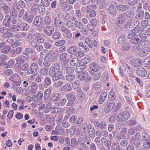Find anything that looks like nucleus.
<instances>
[{"mask_svg": "<svg viewBox=\"0 0 150 150\" xmlns=\"http://www.w3.org/2000/svg\"><path fill=\"white\" fill-rule=\"evenodd\" d=\"M130 114L129 111H124L118 114L117 117V123L120 125L124 124V121L128 120L130 117Z\"/></svg>", "mask_w": 150, "mask_h": 150, "instance_id": "nucleus-1", "label": "nucleus"}, {"mask_svg": "<svg viewBox=\"0 0 150 150\" xmlns=\"http://www.w3.org/2000/svg\"><path fill=\"white\" fill-rule=\"evenodd\" d=\"M35 16L32 13H29L26 11L25 13L23 15L22 18L25 21L28 23H31Z\"/></svg>", "mask_w": 150, "mask_h": 150, "instance_id": "nucleus-2", "label": "nucleus"}, {"mask_svg": "<svg viewBox=\"0 0 150 150\" xmlns=\"http://www.w3.org/2000/svg\"><path fill=\"white\" fill-rule=\"evenodd\" d=\"M97 21L96 19H91L90 20V23L87 25V28L89 31H93L94 30L95 27L97 25Z\"/></svg>", "mask_w": 150, "mask_h": 150, "instance_id": "nucleus-3", "label": "nucleus"}, {"mask_svg": "<svg viewBox=\"0 0 150 150\" xmlns=\"http://www.w3.org/2000/svg\"><path fill=\"white\" fill-rule=\"evenodd\" d=\"M38 66L35 63L32 64L29 69L27 70V73L28 74H32L35 73L38 70Z\"/></svg>", "mask_w": 150, "mask_h": 150, "instance_id": "nucleus-4", "label": "nucleus"}, {"mask_svg": "<svg viewBox=\"0 0 150 150\" xmlns=\"http://www.w3.org/2000/svg\"><path fill=\"white\" fill-rule=\"evenodd\" d=\"M49 74L51 77H52V80L53 81H55L58 80V76H57V71H55V70L51 67L49 71Z\"/></svg>", "mask_w": 150, "mask_h": 150, "instance_id": "nucleus-5", "label": "nucleus"}, {"mask_svg": "<svg viewBox=\"0 0 150 150\" xmlns=\"http://www.w3.org/2000/svg\"><path fill=\"white\" fill-rule=\"evenodd\" d=\"M126 20L125 13H122L118 15L117 21L118 24L122 25L124 23Z\"/></svg>", "mask_w": 150, "mask_h": 150, "instance_id": "nucleus-6", "label": "nucleus"}, {"mask_svg": "<svg viewBox=\"0 0 150 150\" xmlns=\"http://www.w3.org/2000/svg\"><path fill=\"white\" fill-rule=\"evenodd\" d=\"M0 9L3 11L5 14H7L10 12V8L5 3H2L0 4Z\"/></svg>", "mask_w": 150, "mask_h": 150, "instance_id": "nucleus-7", "label": "nucleus"}, {"mask_svg": "<svg viewBox=\"0 0 150 150\" xmlns=\"http://www.w3.org/2000/svg\"><path fill=\"white\" fill-rule=\"evenodd\" d=\"M43 18L40 16H37L34 18L33 24L37 26H40L43 23Z\"/></svg>", "mask_w": 150, "mask_h": 150, "instance_id": "nucleus-8", "label": "nucleus"}, {"mask_svg": "<svg viewBox=\"0 0 150 150\" xmlns=\"http://www.w3.org/2000/svg\"><path fill=\"white\" fill-rule=\"evenodd\" d=\"M11 21V18L8 15H6L5 17L3 20L2 24L3 25L6 27L10 26V24Z\"/></svg>", "mask_w": 150, "mask_h": 150, "instance_id": "nucleus-9", "label": "nucleus"}, {"mask_svg": "<svg viewBox=\"0 0 150 150\" xmlns=\"http://www.w3.org/2000/svg\"><path fill=\"white\" fill-rule=\"evenodd\" d=\"M38 8V4L33 3L31 4L30 9V13L33 14L35 16L36 14V11Z\"/></svg>", "mask_w": 150, "mask_h": 150, "instance_id": "nucleus-10", "label": "nucleus"}, {"mask_svg": "<svg viewBox=\"0 0 150 150\" xmlns=\"http://www.w3.org/2000/svg\"><path fill=\"white\" fill-rule=\"evenodd\" d=\"M100 69V67L98 64L95 63H93L91 65V68L90 69V73L91 74L94 73V72H96Z\"/></svg>", "mask_w": 150, "mask_h": 150, "instance_id": "nucleus-11", "label": "nucleus"}, {"mask_svg": "<svg viewBox=\"0 0 150 150\" xmlns=\"http://www.w3.org/2000/svg\"><path fill=\"white\" fill-rule=\"evenodd\" d=\"M142 63V61L140 59H132L131 64L134 67H138L141 66Z\"/></svg>", "mask_w": 150, "mask_h": 150, "instance_id": "nucleus-12", "label": "nucleus"}, {"mask_svg": "<svg viewBox=\"0 0 150 150\" xmlns=\"http://www.w3.org/2000/svg\"><path fill=\"white\" fill-rule=\"evenodd\" d=\"M137 71V74L142 77H145L147 73L145 69L142 67L138 69Z\"/></svg>", "mask_w": 150, "mask_h": 150, "instance_id": "nucleus-13", "label": "nucleus"}, {"mask_svg": "<svg viewBox=\"0 0 150 150\" xmlns=\"http://www.w3.org/2000/svg\"><path fill=\"white\" fill-rule=\"evenodd\" d=\"M44 30L45 34L49 36H50L53 33L54 29L51 26H47L45 27L44 28Z\"/></svg>", "mask_w": 150, "mask_h": 150, "instance_id": "nucleus-14", "label": "nucleus"}, {"mask_svg": "<svg viewBox=\"0 0 150 150\" xmlns=\"http://www.w3.org/2000/svg\"><path fill=\"white\" fill-rule=\"evenodd\" d=\"M115 105V103L114 102L109 103L105 105V110L106 112H108L111 111L114 108Z\"/></svg>", "mask_w": 150, "mask_h": 150, "instance_id": "nucleus-15", "label": "nucleus"}, {"mask_svg": "<svg viewBox=\"0 0 150 150\" xmlns=\"http://www.w3.org/2000/svg\"><path fill=\"white\" fill-rule=\"evenodd\" d=\"M79 48L80 50L83 52H86L88 51L89 48L88 47L86 46L84 43L82 42H80L78 43Z\"/></svg>", "mask_w": 150, "mask_h": 150, "instance_id": "nucleus-16", "label": "nucleus"}, {"mask_svg": "<svg viewBox=\"0 0 150 150\" xmlns=\"http://www.w3.org/2000/svg\"><path fill=\"white\" fill-rule=\"evenodd\" d=\"M84 74H85L84 76H80L79 75L78 76L79 79L81 81L85 80L88 82L90 81L92 79L91 77L89 76L87 72H85Z\"/></svg>", "mask_w": 150, "mask_h": 150, "instance_id": "nucleus-17", "label": "nucleus"}, {"mask_svg": "<svg viewBox=\"0 0 150 150\" xmlns=\"http://www.w3.org/2000/svg\"><path fill=\"white\" fill-rule=\"evenodd\" d=\"M117 9L119 11H124L129 8V6L127 5H120L116 6Z\"/></svg>", "mask_w": 150, "mask_h": 150, "instance_id": "nucleus-18", "label": "nucleus"}, {"mask_svg": "<svg viewBox=\"0 0 150 150\" xmlns=\"http://www.w3.org/2000/svg\"><path fill=\"white\" fill-rule=\"evenodd\" d=\"M140 134L139 133H137L133 137H131L130 140L131 143L134 144L137 141L139 140Z\"/></svg>", "mask_w": 150, "mask_h": 150, "instance_id": "nucleus-19", "label": "nucleus"}, {"mask_svg": "<svg viewBox=\"0 0 150 150\" xmlns=\"http://www.w3.org/2000/svg\"><path fill=\"white\" fill-rule=\"evenodd\" d=\"M96 2L99 4V8L100 9L105 8L107 5V3L105 2V0H97Z\"/></svg>", "mask_w": 150, "mask_h": 150, "instance_id": "nucleus-20", "label": "nucleus"}, {"mask_svg": "<svg viewBox=\"0 0 150 150\" xmlns=\"http://www.w3.org/2000/svg\"><path fill=\"white\" fill-rule=\"evenodd\" d=\"M95 125L96 126L97 129H105L106 128V122H101L99 123L96 122L95 123Z\"/></svg>", "mask_w": 150, "mask_h": 150, "instance_id": "nucleus-21", "label": "nucleus"}, {"mask_svg": "<svg viewBox=\"0 0 150 150\" xmlns=\"http://www.w3.org/2000/svg\"><path fill=\"white\" fill-rule=\"evenodd\" d=\"M18 27L19 28L22 30L27 31L29 28V26L27 23H22L19 25H18Z\"/></svg>", "mask_w": 150, "mask_h": 150, "instance_id": "nucleus-22", "label": "nucleus"}, {"mask_svg": "<svg viewBox=\"0 0 150 150\" xmlns=\"http://www.w3.org/2000/svg\"><path fill=\"white\" fill-rule=\"evenodd\" d=\"M79 61L80 59L79 58L74 57L71 59L70 62V63L71 66H74L78 65Z\"/></svg>", "mask_w": 150, "mask_h": 150, "instance_id": "nucleus-23", "label": "nucleus"}, {"mask_svg": "<svg viewBox=\"0 0 150 150\" xmlns=\"http://www.w3.org/2000/svg\"><path fill=\"white\" fill-rule=\"evenodd\" d=\"M144 16V13L143 11H141L138 13L135 16V19L139 21L143 20Z\"/></svg>", "mask_w": 150, "mask_h": 150, "instance_id": "nucleus-24", "label": "nucleus"}, {"mask_svg": "<svg viewBox=\"0 0 150 150\" xmlns=\"http://www.w3.org/2000/svg\"><path fill=\"white\" fill-rule=\"evenodd\" d=\"M55 58V57L52 54L50 53L46 56L45 58V60L49 62H53Z\"/></svg>", "mask_w": 150, "mask_h": 150, "instance_id": "nucleus-25", "label": "nucleus"}, {"mask_svg": "<svg viewBox=\"0 0 150 150\" xmlns=\"http://www.w3.org/2000/svg\"><path fill=\"white\" fill-rule=\"evenodd\" d=\"M125 13L127 19H132L134 15V12L133 11H129Z\"/></svg>", "mask_w": 150, "mask_h": 150, "instance_id": "nucleus-26", "label": "nucleus"}, {"mask_svg": "<svg viewBox=\"0 0 150 150\" xmlns=\"http://www.w3.org/2000/svg\"><path fill=\"white\" fill-rule=\"evenodd\" d=\"M108 96V94L106 92H104L102 93L100 96L99 98V103L101 104L103 103V102L105 100Z\"/></svg>", "mask_w": 150, "mask_h": 150, "instance_id": "nucleus-27", "label": "nucleus"}, {"mask_svg": "<svg viewBox=\"0 0 150 150\" xmlns=\"http://www.w3.org/2000/svg\"><path fill=\"white\" fill-rule=\"evenodd\" d=\"M111 149L112 150H122V148L117 142H116L112 145Z\"/></svg>", "mask_w": 150, "mask_h": 150, "instance_id": "nucleus-28", "label": "nucleus"}, {"mask_svg": "<svg viewBox=\"0 0 150 150\" xmlns=\"http://www.w3.org/2000/svg\"><path fill=\"white\" fill-rule=\"evenodd\" d=\"M61 89L64 91L68 92L71 89V85L68 83L65 84L63 86Z\"/></svg>", "mask_w": 150, "mask_h": 150, "instance_id": "nucleus-29", "label": "nucleus"}, {"mask_svg": "<svg viewBox=\"0 0 150 150\" xmlns=\"http://www.w3.org/2000/svg\"><path fill=\"white\" fill-rule=\"evenodd\" d=\"M51 93V90L50 88H48L45 89L44 93V100L46 99L49 96Z\"/></svg>", "mask_w": 150, "mask_h": 150, "instance_id": "nucleus-30", "label": "nucleus"}, {"mask_svg": "<svg viewBox=\"0 0 150 150\" xmlns=\"http://www.w3.org/2000/svg\"><path fill=\"white\" fill-rule=\"evenodd\" d=\"M116 98V96L115 94V93L113 90H111L109 92L108 95V98L110 101L114 100Z\"/></svg>", "mask_w": 150, "mask_h": 150, "instance_id": "nucleus-31", "label": "nucleus"}, {"mask_svg": "<svg viewBox=\"0 0 150 150\" xmlns=\"http://www.w3.org/2000/svg\"><path fill=\"white\" fill-rule=\"evenodd\" d=\"M65 78L66 81L69 82H71L75 79V76L73 74H69L66 75Z\"/></svg>", "mask_w": 150, "mask_h": 150, "instance_id": "nucleus-32", "label": "nucleus"}, {"mask_svg": "<svg viewBox=\"0 0 150 150\" xmlns=\"http://www.w3.org/2000/svg\"><path fill=\"white\" fill-rule=\"evenodd\" d=\"M144 28L142 27H134L133 29L134 32L136 33V35L137 33L138 34H140L143 32Z\"/></svg>", "mask_w": 150, "mask_h": 150, "instance_id": "nucleus-33", "label": "nucleus"}, {"mask_svg": "<svg viewBox=\"0 0 150 150\" xmlns=\"http://www.w3.org/2000/svg\"><path fill=\"white\" fill-rule=\"evenodd\" d=\"M44 82L47 87L51 84L52 80L50 77L46 76L44 79Z\"/></svg>", "mask_w": 150, "mask_h": 150, "instance_id": "nucleus-34", "label": "nucleus"}, {"mask_svg": "<svg viewBox=\"0 0 150 150\" xmlns=\"http://www.w3.org/2000/svg\"><path fill=\"white\" fill-rule=\"evenodd\" d=\"M77 50L76 47L75 46H73L69 48L68 51L70 54L75 55L77 52Z\"/></svg>", "mask_w": 150, "mask_h": 150, "instance_id": "nucleus-35", "label": "nucleus"}, {"mask_svg": "<svg viewBox=\"0 0 150 150\" xmlns=\"http://www.w3.org/2000/svg\"><path fill=\"white\" fill-rule=\"evenodd\" d=\"M73 9V6L70 5H65L63 6L62 11H68Z\"/></svg>", "mask_w": 150, "mask_h": 150, "instance_id": "nucleus-36", "label": "nucleus"}, {"mask_svg": "<svg viewBox=\"0 0 150 150\" xmlns=\"http://www.w3.org/2000/svg\"><path fill=\"white\" fill-rule=\"evenodd\" d=\"M66 113L69 114V115H70V114H75L76 111L75 110L74 108L72 107L68 108L66 110Z\"/></svg>", "mask_w": 150, "mask_h": 150, "instance_id": "nucleus-37", "label": "nucleus"}, {"mask_svg": "<svg viewBox=\"0 0 150 150\" xmlns=\"http://www.w3.org/2000/svg\"><path fill=\"white\" fill-rule=\"evenodd\" d=\"M108 10V13L112 15H114L116 13L117 10L114 7H109Z\"/></svg>", "mask_w": 150, "mask_h": 150, "instance_id": "nucleus-38", "label": "nucleus"}, {"mask_svg": "<svg viewBox=\"0 0 150 150\" xmlns=\"http://www.w3.org/2000/svg\"><path fill=\"white\" fill-rule=\"evenodd\" d=\"M66 97L69 100L72 101H74L76 98L74 95L71 93L67 94Z\"/></svg>", "mask_w": 150, "mask_h": 150, "instance_id": "nucleus-39", "label": "nucleus"}, {"mask_svg": "<svg viewBox=\"0 0 150 150\" xmlns=\"http://www.w3.org/2000/svg\"><path fill=\"white\" fill-rule=\"evenodd\" d=\"M96 6L94 4L89 5L87 6L86 12L89 13L92 10L96 9Z\"/></svg>", "mask_w": 150, "mask_h": 150, "instance_id": "nucleus-40", "label": "nucleus"}, {"mask_svg": "<svg viewBox=\"0 0 150 150\" xmlns=\"http://www.w3.org/2000/svg\"><path fill=\"white\" fill-rule=\"evenodd\" d=\"M11 49L10 46L7 45L3 48L1 51L2 53L7 54L11 50Z\"/></svg>", "mask_w": 150, "mask_h": 150, "instance_id": "nucleus-41", "label": "nucleus"}, {"mask_svg": "<svg viewBox=\"0 0 150 150\" xmlns=\"http://www.w3.org/2000/svg\"><path fill=\"white\" fill-rule=\"evenodd\" d=\"M52 38L54 40H56L61 38V35L60 33L58 32H55L54 33Z\"/></svg>", "mask_w": 150, "mask_h": 150, "instance_id": "nucleus-42", "label": "nucleus"}, {"mask_svg": "<svg viewBox=\"0 0 150 150\" xmlns=\"http://www.w3.org/2000/svg\"><path fill=\"white\" fill-rule=\"evenodd\" d=\"M34 48L38 52H40L42 50L43 47V46L38 42Z\"/></svg>", "mask_w": 150, "mask_h": 150, "instance_id": "nucleus-43", "label": "nucleus"}, {"mask_svg": "<svg viewBox=\"0 0 150 150\" xmlns=\"http://www.w3.org/2000/svg\"><path fill=\"white\" fill-rule=\"evenodd\" d=\"M88 134L91 138H94L95 136V130L93 128H90L88 130Z\"/></svg>", "mask_w": 150, "mask_h": 150, "instance_id": "nucleus-44", "label": "nucleus"}, {"mask_svg": "<svg viewBox=\"0 0 150 150\" xmlns=\"http://www.w3.org/2000/svg\"><path fill=\"white\" fill-rule=\"evenodd\" d=\"M66 42L65 40H62L55 43V45L59 47L62 46L65 44Z\"/></svg>", "mask_w": 150, "mask_h": 150, "instance_id": "nucleus-45", "label": "nucleus"}, {"mask_svg": "<svg viewBox=\"0 0 150 150\" xmlns=\"http://www.w3.org/2000/svg\"><path fill=\"white\" fill-rule=\"evenodd\" d=\"M48 71V69L45 68L41 69L40 70V74L43 76L46 75Z\"/></svg>", "mask_w": 150, "mask_h": 150, "instance_id": "nucleus-46", "label": "nucleus"}, {"mask_svg": "<svg viewBox=\"0 0 150 150\" xmlns=\"http://www.w3.org/2000/svg\"><path fill=\"white\" fill-rule=\"evenodd\" d=\"M139 54L140 56H145L148 54V51L146 49L142 50L139 52Z\"/></svg>", "mask_w": 150, "mask_h": 150, "instance_id": "nucleus-47", "label": "nucleus"}, {"mask_svg": "<svg viewBox=\"0 0 150 150\" xmlns=\"http://www.w3.org/2000/svg\"><path fill=\"white\" fill-rule=\"evenodd\" d=\"M86 68V67L83 66L81 65L78 66L76 69V71L77 72L79 73L82 72Z\"/></svg>", "mask_w": 150, "mask_h": 150, "instance_id": "nucleus-48", "label": "nucleus"}, {"mask_svg": "<svg viewBox=\"0 0 150 150\" xmlns=\"http://www.w3.org/2000/svg\"><path fill=\"white\" fill-rule=\"evenodd\" d=\"M126 129H127L126 128H124L119 132V133H120L121 134L123 135L122 139H127L128 138L125 135L127 132Z\"/></svg>", "mask_w": 150, "mask_h": 150, "instance_id": "nucleus-49", "label": "nucleus"}, {"mask_svg": "<svg viewBox=\"0 0 150 150\" xmlns=\"http://www.w3.org/2000/svg\"><path fill=\"white\" fill-rule=\"evenodd\" d=\"M130 44L128 42H125L122 46L123 50H129L131 47Z\"/></svg>", "mask_w": 150, "mask_h": 150, "instance_id": "nucleus-50", "label": "nucleus"}, {"mask_svg": "<svg viewBox=\"0 0 150 150\" xmlns=\"http://www.w3.org/2000/svg\"><path fill=\"white\" fill-rule=\"evenodd\" d=\"M60 96L59 93H55L53 95L52 99L53 101H57L59 100L60 98Z\"/></svg>", "mask_w": 150, "mask_h": 150, "instance_id": "nucleus-51", "label": "nucleus"}, {"mask_svg": "<svg viewBox=\"0 0 150 150\" xmlns=\"http://www.w3.org/2000/svg\"><path fill=\"white\" fill-rule=\"evenodd\" d=\"M142 40L140 39L137 36H136L134 38L131 40V42L134 44H136L140 42Z\"/></svg>", "mask_w": 150, "mask_h": 150, "instance_id": "nucleus-52", "label": "nucleus"}, {"mask_svg": "<svg viewBox=\"0 0 150 150\" xmlns=\"http://www.w3.org/2000/svg\"><path fill=\"white\" fill-rule=\"evenodd\" d=\"M63 22L62 21L60 20H57L56 19H55L54 24L57 26H58L59 28L63 25H62Z\"/></svg>", "mask_w": 150, "mask_h": 150, "instance_id": "nucleus-53", "label": "nucleus"}, {"mask_svg": "<svg viewBox=\"0 0 150 150\" xmlns=\"http://www.w3.org/2000/svg\"><path fill=\"white\" fill-rule=\"evenodd\" d=\"M18 4L22 8H24L26 6V4L25 2L22 0H20L18 1Z\"/></svg>", "mask_w": 150, "mask_h": 150, "instance_id": "nucleus-54", "label": "nucleus"}, {"mask_svg": "<svg viewBox=\"0 0 150 150\" xmlns=\"http://www.w3.org/2000/svg\"><path fill=\"white\" fill-rule=\"evenodd\" d=\"M68 56V54L66 52L61 53L59 56V59L60 60L63 61Z\"/></svg>", "mask_w": 150, "mask_h": 150, "instance_id": "nucleus-55", "label": "nucleus"}, {"mask_svg": "<svg viewBox=\"0 0 150 150\" xmlns=\"http://www.w3.org/2000/svg\"><path fill=\"white\" fill-rule=\"evenodd\" d=\"M52 68L55 70H59L60 68V63L59 62H57L54 64Z\"/></svg>", "mask_w": 150, "mask_h": 150, "instance_id": "nucleus-56", "label": "nucleus"}, {"mask_svg": "<svg viewBox=\"0 0 150 150\" xmlns=\"http://www.w3.org/2000/svg\"><path fill=\"white\" fill-rule=\"evenodd\" d=\"M65 25L68 28H73L74 26V23L71 20L67 21Z\"/></svg>", "mask_w": 150, "mask_h": 150, "instance_id": "nucleus-57", "label": "nucleus"}, {"mask_svg": "<svg viewBox=\"0 0 150 150\" xmlns=\"http://www.w3.org/2000/svg\"><path fill=\"white\" fill-rule=\"evenodd\" d=\"M127 68L128 70L127 71L129 72V75L131 77L134 76V73L133 70L128 65L126 64Z\"/></svg>", "mask_w": 150, "mask_h": 150, "instance_id": "nucleus-58", "label": "nucleus"}, {"mask_svg": "<svg viewBox=\"0 0 150 150\" xmlns=\"http://www.w3.org/2000/svg\"><path fill=\"white\" fill-rule=\"evenodd\" d=\"M76 14L77 18H81L83 16V15L80 9H77L76 11Z\"/></svg>", "mask_w": 150, "mask_h": 150, "instance_id": "nucleus-59", "label": "nucleus"}, {"mask_svg": "<svg viewBox=\"0 0 150 150\" xmlns=\"http://www.w3.org/2000/svg\"><path fill=\"white\" fill-rule=\"evenodd\" d=\"M120 146L122 147L126 146L128 144V140L127 139H124L120 142Z\"/></svg>", "mask_w": 150, "mask_h": 150, "instance_id": "nucleus-60", "label": "nucleus"}, {"mask_svg": "<svg viewBox=\"0 0 150 150\" xmlns=\"http://www.w3.org/2000/svg\"><path fill=\"white\" fill-rule=\"evenodd\" d=\"M62 16L65 20H68L69 19L71 15L67 12H65L63 14Z\"/></svg>", "mask_w": 150, "mask_h": 150, "instance_id": "nucleus-61", "label": "nucleus"}, {"mask_svg": "<svg viewBox=\"0 0 150 150\" xmlns=\"http://www.w3.org/2000/svg\"><path fill=\"white\" fill-rule=\"evenodd\" d=\"M101 76V74L99 73H96L94 75L93 78V80L96 81L99 80Z\"/></svg>", "mask_w": 150, "mask_h": 150, "instance_id": "nucleus-62", "label": "nucleus"}, {"mask_svg": "<svg viewBox=\"0 0 150 150\" xmlns=\"http://www.w3.org/2000/svg\"><path fill=\"white\" fill-rule=\"evenodd\" d=\"M77 144V142L74 138H72L71 141V145L73 147H75Z\"/></svg>", "mask_w": 150, "mask_h": 150, "instance_id": "nucleus-63", "label": "nucleus"}, {"mask_svg": "<svg viewBox=\"0 0 150 150\" xmlns=\"http://www.w3.org/2000/svg\"><path fill=\"white\" fill-rule=\"evenodd\" d=\"M150 141L149 140L145 141L143 143V146L146 149L149 148L150 146Z\"/></svg>", "mask_w": 150, "mask_h": 150, "instance_id": "nucleus-64", "label": "nucleus"}]
</instances>
